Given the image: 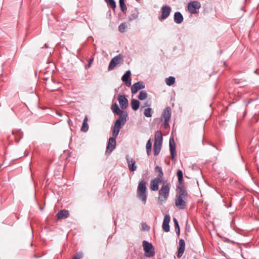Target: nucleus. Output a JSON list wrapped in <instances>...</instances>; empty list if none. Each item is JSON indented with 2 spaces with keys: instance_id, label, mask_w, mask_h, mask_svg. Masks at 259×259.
I'll return each mask as SVG.
<instances>
[{
  "instance_id": "nucleus-1",
  "label": "nucleus",
  "mask_w": 259,
  "mask_h": 259,
  "mask_svg": "<svg viewBox=\"0 0 259 259\" xmlns=\"http://www.w3.org/2000/svg\"><path fill=\"white\" fill-rule=\"evenodd\" d=\"M170 191V184L163 182L162 186L159 191L158 197V203L160 204L165 202L167 200Z\"/></svg>"
},
{
  "instance_id": "nucleus-2",
  "label": "nucleus",
  "mask_w": 259,
  "mask_h": 259,
  "mask_svg": "<svg viewBox=\"0 0 259 259\" xmlns=\"http://www.w3.org/2000/svg\"><path fill=\"white\" fill-rule=\"evenodd\" d=\"M187 199L186 192L181 190L178 192L175 199V204L176 207L179 209H184L186 207V201Z\"/></svg>"
},
{
  "instance_id": "nucleus-3",
  "label": "nucleus",
  "mask_w": 259,
  "mask_h": 259,
  "mask_svg": "<svg viewBox=\"0 0 259 259\" xmlns=\"http://www.w3.org/2000/svg\"><path fill=\"white\" fill-rule=\"evenodd\" d=\"M146 185V182L142 180L140 182L137 189V197L142 201L144 204H146L147 196Z\"/></svg>"
},
{
  "instance_id": "nucleus-4",
  "label": "nucleus",
  "mask_w": 259,
  "mask_h": 259,
  "mask_svg": "<svg viewBox=\"0 0 259 259\" xmlns=\"http://www.w3.org/2000/svg\"><path fill=\"white\" fill-rule=\"evenodd\" d=\"M127 117V114H122V115L120 116L118 119L116 120L113 127L112 136H118L120 128L124 125L126 121Z\"/></svg>"
},
{
  "instance_id": "nucleus-5",
  "label": "nucleus",
  "mask_w": 259,
  "mask_h": 259,
  "mask_svg": "<svg viewBox=\"0 0 259 259\" xmlns=\"http://www.w3.org/2000/svg\"><path fill=\"white\" fill-rule=\"evenodd\" d=\"M162 138L160 132L157 131L155 135V141L153 146L154 153L155 155H158L161 150Z\"/></svg>"
},
{
  "instance_id": "nucleus-6",
  "label": "nucleus",
  "mask_w": 259,
  "mask_h": 259,
  "mask_svg": "<svg viewBox=\"0 0 259 259\" xmlns=\"http://www.w3.org/2000/svg\"><path fill=\"white\" fill-rule=\"evenodd\" d=\"M143 246L146 256L150 257L154 255V249L152 244L147 241H144L143 242Z\"/></svg>"
},
{
  "instance_id": "nucleus-7",
  "label": "nucleus",
  "mask_w": 259,
  "mask_h": 259,
  "mask_svg": "<svg viewBox=\"0 0 259 259\" xmlns=\"http://www.w3.org/2000/svg\"><path fill=\"white\" fill-rule=\"evenodd\" d=\"M123 61V56L119 54L115 57H114L111 60L109 67L108 70H113L115 67L117 65L122 64Z\"/></svg>"
},
{
  "instance_id": "nucleus-8",
  "label": "nucleus",
  "mask_w": 259,
  "mask_h": 259,
  "mask_svg": "<svg viewBox=\"0 0 259 259\" xmlns=\"http://www.w3.org/2000/svg\"><path fill=\"white\" fill-rule=\"evenodd\" d=\"M117 136H112L109 139V141L107 146L106 152L111 153L115 148L116 138Z\"/></svg>"
},
{
  "instance_id": "nucleus-9",
  "label": "nucleus",
  "mask_w": 259,
  "mask_h": 259,
  "mask_svg": "<svg viewBox=\"0 0 259 259\" xmlns=\"http://www.w3.org/2000/svg\"><path fill=\"white\" fill-rule=\"evenodd\" d=\"M171 117V109L169 107L166 108L163 112L162 119L164 120L165 125H168L169 120Z\"/></svg>"
},
{
  "instance_id": "nucleus-10",
  "label": "nucleus",
  "mask_w": 259,
  "mask_h": 259,
  "mask_svg": "<svg viewBox=\"0 0 259 259\" xmlns=\"http://www.w3.org/2000/svg\"><path fill=\"white\" fill-rule=\"evenodd\" d=\"M200 4L198 2H193L189 4L188 9L191 14L196 13V10L200 8Z\"/></svg>"
},
{
  "instance_id": "nucleus-11",
  "label": "nucleus",
  "mask_w": 259,
  "mask_h": 259,
  "mask_svg": "<svg viewBox=\"0 0 259 259\" xmlns=\"http://www.w3.org/2000/svg\"><path fill=\"white\" fill-rule=\"evenodd\" d=\"M169 144L171 159L172 160H175L176 156V151L175 141L173 138H170L169 139Z\"/></svg>"
},
{
  "instance_id": "nucleus-12",
  "label": "nucleus",
  "mask_w": 259,
  "mask_h": 259,
  "mask_svg": "<svg viewBox=\"0 0 259 259\" xmlns=\"http://www.w3.org/2000/svg\"><path fill=\"white\" fill-rule=\"evenodd\" d=\"M145 88V84L144 82L142 81H139L133 85L131 88L132 93L133 94L137 93L138 91L141 89H143Z\"/></svg>"
},
{
  "instance_id": "nucleus-13",
  "label": "nucleus",
  "mask_w": 259,
  "mask_h": 259,
  "mask_svg": "<svg viewBox=\"0 0 259 259\" xmlns=\"http://www.w3.org/2000/svg\"><path fill=\"white\" fill-rule=\"evenodd\" d=\"M119 104L122 109H125L128 106V100L124 96L119 95L118 96Z\"/></svg>"
},
{
  "instance_id": "nucleus-14",
  "label": "nucleus",
  "mask_w": 259,
  "mask_h": 259,
  "mask_svg": "<svg viewBox=\"0 0 259 259\" xmlns=\"http://www.w3.org/2000/svg\"><path fill=\"white\" fill-rule=\"evenodd\" d=\"M131 71L127 70L124 74L122 77V80L125 82V84L127 87H130L131 85V78L130 77Z\"/></svg>"
},
{
  "instance_id": "nucleus-15",
  "label": "nucleus",
  "mask_w": 259,
  "mask_h": 259,
  "mask_svg": "<svg viewBox=\"0 0 259 259\" xmlns=\"http://www.w3.org/2000/svg\"><path fill=\"white\" fill-rule=\"evenodd\" d=\"M161 182V179L160 178H155L150 182V188L153 191H157L158 190V184Z\"/></svg>"
},
{
  "instance_id": "nucleus-16",
  "label": "nucleus",
  "mask_w": 259,
  "mask_h": 259,
  "mask_svg": "<svg viewBox=\"0 0 259 259\" xmlns=\"http://www.w3.org/2000/svg\"><path fill=\"white\" fill-rule=\"evenodd\" d=\"M179 249H178L177 256H178V257L180 258L182 256V255L184 252V250H185V243L184 240L183 239H181L179 241Z\"/></svg>"
},
{
  "instance_id": "nucleus-17",
  "label": "nucleus",
  "mask_w": 259,
  "mask_h": 259,
  "mask_svg": "<svg viewBox=\"0 0 259 259\" xmlns=\"http://www.w3.org/2000/svg\"><path fill=\"white\" fill-rule=\"evenodd\" d=\"M170 222V217L169 215H166L163 220L162 228L165 232L169 231V223Z\"/></svg>"
},
{
  "instance_id": "nucleus-18",
  "label": "nucleus",
  "mask_w": 259,
  "mask_h": 259,
  "mask_svg": "<svg viewBox=\"0 0 259 259\" xmlns=\"http://www.w3.org/2000/svg\"><path fill=\"white\" fill-rule=\"evenodd\" d=\"M127 161L129 169L132 171H135L137 169L135 160L132 158L127 157Z\"/></svg>"
},
{
  "instance_id": "nucleus-19",
  "label": "nucleus",
  "mask_w": 259,
  "mask_h": 259,
  "mask_svg": "<svg viewBox=\"0 0 259 259\" xmlns=\"http://www.w3.org/2000/svg\"><path fill=\"white\" fill-rule=\"evenodd\" d=\"M111 109L113 113L120 116H121L122 114H127L126 112L121 111L116 103L113 104L111 106Z\"/></svg>"
},
{
  "instance_id": "nucleus-20",
  "label": "nucleus",
  "mask_w": 259,
  "mask_h": 259,
  "mask_svg": "<svg viewBox=\"0 0 259 259\" xmlns=\"http://www.w3.org/2000/svg\"><path fill=\"white\" fill-rule=\"evenodd\" d=\"M111 109L113 113L120 116H121L122 114H127L126 112L121 111L116 103L113 104L111 106Z\"/></svg>"
},
{
  "instance_id": "nucleus-21",
  "label": "nucleus",
  "mask_w": 259,
  "mask_h": 259,
  "mask_svg": "<svg viewBox=\"0 0 259 259\" xmlns=\"http://www.w3.org/2000/svg\"><path fill=\"white\" fill-rule=\"evenodd\" d=\"M111 109L113 113L120 116H121L122 114H127L126 112L121 111L116 103L113 104L111 106Z\"/></svg>"
},
{
  "instance_id": "nucleus-22",
  "label": "nucleus",
  "mask_w": 259,
  "mask_h": 259,
  "mask_svg": "<svg viewBox=\"0 0 259 259\" xmlns=\"http://www.w3.org/2000/svg\"><path fill=\"white\" fill-rule=\"evenodd\" d=\"M161 11L162 14L161 19H164L169 16L170 12V8L168 6H164L162 7Z\"/></svg>"
},
{
  "instance_id": "nucleus-23",
  "label": "nucleus",
  "mask_w": 259,
  "mask_h": 259,
  "mask_svg": "<svg viewBox=\"0 0 259 259\" xmlns=\"http://www.w3.org/2000/svg\"><path fill=\"white\" fill-rule=\"evenodd\" d=\"M58 219L67 218L69 216V211L67 210H61L57 214Z\"/></svg>"
},
{
  "instance_id": "nucleus-24",
  "label": "nucleus",
  "mask_w": 259,
  "mask_h": 259,
  "mask_svg": "<svg viewBox=\"0 0 259 259\" xmlns=\"http://www.w3.org/2000/svg\"><path fill=\"white\" fill-rule=\"evenodd\" d=\"M175 22L177 24H181L183 21L182 15L179 12H176L174 15Z\"/></svg>"
},
{
  "instance_id": "nucleus-25",
  "label": "nucleus",
  "mask_w": 259,
  "mask_h": 259,
  "mask_svg": "<svg viewBox=\"0 0 259 259\" xmlns=\"http://www.w3.org/2000/svg\"><path fill=\"white\" fill-rule=\"evenodd\" d=\"M139 105L140 102H139V101L135 99H133L131 101V106L133 110H137L139 107Z\"/></svg>"
},
{
  "instance_id": "nucleus-26",
  "label": "nucleus",
  "mask_w": 259,
  "mask_h": 259,
  "mask_svg": "<svg viewBox=\"0 0 259 259\" xmlns=\"http://www.w3.org/2000/svg\"><path fill=\"white\" fill-rule=\"evenodd\" d=\"M175 82V78L174 77L169 76L165 79V82L167 85L170 86L172 85Z\"/></svg>"
},
{
  "instance_id": "nucleus-27",
  "label": "nucleus",
  "mask_w": 259,
  "mask_h": 259,
  "mask_svg": "<svg viewBox=\"0 0 259 259\" xmlns=\"http://www.w3.org/2000/svg\"><path fill=\"white\" fill-rule=\"evenodd\" d=\"M147 97V93L144 91H142L140 93L139 95L138 96V99L140 100H143L146 99Z\"/></svg>"
},
{
  "instance_id": "nucleus-28",
  "label": "nucleus",
  "mask_w": 259,
  "mask_h": 259,
  "mask_svg": "<svg viewBox=\"0 0 259 259\" xmlns=\"http://www.w3.org/2000/svg\"><path fill=\"white\" fill-rule=\"evenodd\" d=\"M119 5L122 12L125 13L126 11V7L124 3V0H119Z\"/></svg>"
},
{
  "instance_id": "nucleus-29",
  "label": "nucleus",
  "mask_w": 259,
  "mask_h": 259,
  "mask_svg": "<svg viewBox=\"0 0 259 259\" xmlns=\"http://www.w3.org/2000/svg\"><path fill=\"white\" fill-rule=\"evenodd\" d=\"M155 171L159 173L158 178H160V179H161L163 175L161 168L158 166H156L155 167Z\"/></svg>"
},
{
  "instance_id": "nucleus-30",
  "label": "nucleus",
  "mask_w": 259,
  "mask_h": 259,
  "mask_svg": "<svg viewBox=\"0 0 259 259\" xmlns=\"http://www.w3.org/2000/svg\"><path fill=\"white\" fill-rule=\"evenodd\" d=\"M151 110H152V109L150 108H148L145 109V110L144 111V113L145 116L147 117H151L152 116Z\"/></svg>"
},
{
  "instance_id": "nucleus-31",
  "label": "nucleus",
  "mask_w": 259,
  "mask_h": 259,
  "mask_svg": "<svg viewBox=\"0 0 259 259\" xmlns=\"http://www.w3.org/2000/svg\"><path fill=\"white\" fill-rule=\"evenodd\" d=\"M146 149H147V152L148 155L150 154V152L151 151V143L150 141V140H149L146 144Z\"/></svg>"
},
{
  "instance_id": "nucleus-32",
  "label": "nucleus",
  "mask_w": 259,
  "mask_h": 259,
  "mask_svg": "<svg viewBox=\"0 0 259 259\" xmlns=\"http://www.w3.org/2000/svg\"><path fill=\"white\" fill-rule=\"evenodd\" d=\"M177 176L180 183H181L183 180V172L181 170H179L177 172Z\"/></svg>"
},
{
  "instance_id": "nucleus-33",
  "label": "nucleus",
  "mask_w": 259,
  "mask_h": 259,
  "mask_svg": "<svg viewBox=\"0 0 259 259\" xmlns=\"http://www.w3.org/2000/svg\"><path fill=\"white\" fill-rule=\"evenodd\" d=\"M89 129L88 123L83 122L81 127V131L83 132H87Z\"/></svg>"
},
{
  "instance_id": "nucleus-34",
  "label": "nucleus",
  "mask_w": 259,
  "mask_h": 259,
  "mask_svg": "<svg viewBox=\"0 0 259 259\" xmlns=\"http://www.w3.org/2000/svg\"><path fill=\"white\" fill-rule=\"evenodd\" d=\"M126 28V25L125 23H122L119 26V30L121 32H124Z\"/></svg>"
},
{
  "instance_id": "nucleus-35",
  "label": "nucleus",
  "mask_w": 259,
  "mask_h": 259,
  "mask_svg": "<svg viewBox=\"0 0 259 259\" xmlns=\"http://www.w3.org/2000/svg\"><path fill=\"white\" fill-rule=\"evenodd\" d=\"M174 222L175 223V228H176V230L177 233L178 234H179V233H180V228H179V226L178 222L177 220L175 218L174 219Z\"/></svg>"
},
{
  "instance_id": "nucleus-36",
  "label": "nucleus",
  "mask_w": 259,
  "mask_h": 259,
  "mask_svg": "<svg viewBox=\"0 0 259 259\" xmlns=\"http://www.w3.org/2000/svg\"><path fill=\"white\" fill-rule=\"evenodd\" d=\"M82 258V253L81 252H78L74 256L73 259H81Z\"/></svg>"
},
{
  "instance_id": "nucleus-37",
  "label": "nucleus",
  "mask_w": 259,
  "mask_h": 259,
  "mask_svg": "<svg viewBox=\"0 0 259 259\" xmlns=\"http://www.w3.org/2000/svg\"><path fill=\"white\" fill-rule=\"evenodd\" d=\"M142 229L144 231H148L149 230L150 227L145 223L142 224Z\"/></svg>"
},
{
  "instance_id": "nucleus-38",
  "label": "nucleus",
  "mask_w": 259,
  "mask_h": 259,
  "mask_svg": "<svg viewBox=\"0 0 259 259\" xmlns=\"http://www.w3.org/2000/svg\"><path fill=\"white\" fill-rule=\"evenodd\" d=\"M108 3L112 9H114L116 8V4L114 0H111Z\"/></svg>"
},
{
  "instance_id": "nucleus-39",
  "label": "nucleus",
  "mask_w": 259,
  "mask_h": 259,
  "mask_svg": "<svg viewBox=\"0 0 259 259\" xmlns=\"http://www.w3.org/2000/svg\"><path fill=\"white\" fill-rule=\"evenodd\" d=\"M93 60H94V59H93V58H92V59H90V61H89V64H88V66H87V68H89V67H90V66H91V64H92V63H93Z\"/></svg>"
},
{
  "instance_id": "nucleus-40",
  "label": "nucleus",
  "mask_w": 259,
  "mask_h": 259,
  "mask_svg": "<svg viewBox=\"0 0 259 259\" xmlns=\"http://www.w3.org/2000/svg\"><path fill=\"white\" fill-rule=\"evenodd\" d=\"M88 120V119L87 116H85L83 119V122L87 123Z\"/></svg>"
},
{
  "instance_id": "nucleus-41",
  "label": "nucleus",
  "mask_w": 259,
  "mask_h": 259,
  "mask_svg": "<svg viewBox=\"0 0 259 259\" xmlns=\"http://www.w3.org/2000/svg\"><path fill=\"white\" fill-rule=\"evenodd\" d=\"M149 106V105L147 103L145 104V106Z\"/></svg>"
},
{
  "instance_id": "nucleus-42",
  "label": "nucleus",
  "mask_w": 259,
  "mask_h": 259,
  "mask_svg": "<svg viewBox=\"0 0 259 259\" xmlns=\"http://www.w3.org/2000/svg\"><path fill=\"white\" fill-rule=\"evenodd\" d=\"M106 2H107V3L109 2L110 1H111V0H105Z\"/></svg>"
}]
</instances>
